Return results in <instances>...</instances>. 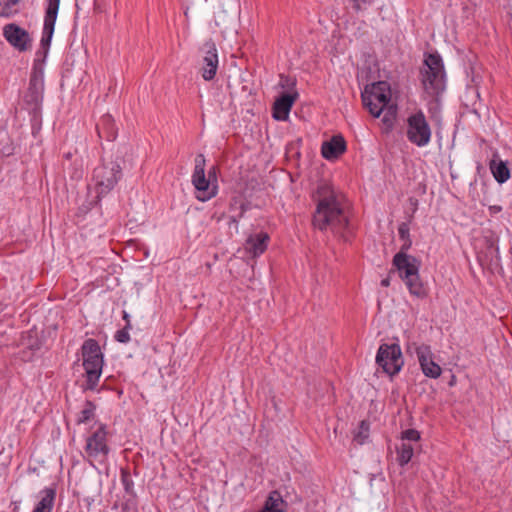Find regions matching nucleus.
<instances>
[{"label":"nucleus","instance_id":"obj_40","mask_svg":"<svg viewBox=\"0 0 512 512\" xmlns=\"http://www.w3.org/2000/svg\"><path fill=\"white\" fill-rule=\"evenodd\" d=\"M251 208V203L249 201H244L241 197H240V206H239V209L242 210V212L246 213V211H248L249 209Z\"/></svg>","mask_w":512,"mask_h":512},{"label":"nucleus","instance_id":"obj_18","mask_svg":"<svg viewBox=\"0 0 512 512\" xmlns=\"http://www.w3.org/2000/svg\"><path fill=\"white\" fill-rule=\"evenodd\" d=\"M269 240L270 237L266 232L250 235L246 239L245 249L253 257H258L266 251Z\"/></svg>","mask_w":512,"mask_h":512},{"label":"nucleus","instance_id":"obj_14","mask_svg":"<svg viewBox=\"0 0 512 512\" xmlns=\"http://www.w3.org/2000/svg\"><path fill=\"white\" fill-rule=\"evenodd\" d=\"M203 64L200 69L201 75L205 81H211L216 76L218 69V53L217 48L212 39L206 41L202 47Z\"/></svg>","mask_w":512,"mask_h":512},{"label":"nucleus","instance_id":"obj_34","mask_svg":"<svg viewBox=\"0 0 512 512\" xmlns=\"http://www.w3.org/2000/svg\"><path fill=\"white\" fill-rule=\"evenodd\" d=\"M401 439L417 442L420 440V432L416 429H406L401 433Z\"/></svg>","mask_w":512,"mask_h":512},{"label":"nucleus","instance_id":"obj_8","mask_svg":"<svg viewBox=\"0 0 512 512\" xmlns=\"http://www.w3.org/2000/svg\"><path fill=\"white\" fill-rule=\"evenodd\" d=\"M480 242L481 246L477 253V259L481 267L491 272L502 270L498 235L491 230H487Z\"/></svg>","mask_w":512,"mask_h":512},{"label":"nucleus","instance_id":"obj_42","mask_svg":"<svg viewBox=\"0 0 512 512\" xmlns=\"http://www.w3.org/2000/svg\"><path fill=\"white\" fill-rule=\"evenodd\" d=\"M391 273H393V270L389 272L388 276L381 280V286L382 287H389L390 286V279H391Z\"/></svg>","mask_w":512,"mask_h":512},{"label":"nucleus","instance_id":"obj_33","mask_svg":"<svg viewBox=\"0 0 512 512\" xmlns=\"http://www.w3.org/2000/svg\"><path fill=\"white\" fill-rule=\"evenodd\" d=\"M21 0H7L4 2L2 9L0 10V16L9 17L17 10H13V7L20 3Z\"/></svg>","mask_w":512,"mask_h":512},{"label":"nucleus","instance_id":"obj_27","mask_svg":"<svg viewBox=\"0 0 512 512\" xmlns=\"http://www.w3.org/2000/svg\"><path fill=\"white\" fill-rule=\"evenodd\" d=\"M96 405L91 400H86L84 407L78 415L76 423L78 425L85 424L95 416Z\"/></svg>","mask_w":512,"mask_h":512},{"label":"nucleus","instance_id":"obj_23","mask_svg":"<svg viewBox=\"0 0 512 512\" xmlns=\"http://www.w3.org/2000/svg\"><path fill=\"white\" fill-rule=\"evenodd\" d=\"M285 505L286 503L282 499L280 492L273 490L269 493L263 508L258 512H286L284 509Z\"/></svg>","mask_w":512,"mask_h":512},{"label":"nucleus","instance_id":"obj_41","mask_svg":"<svg viewBox=\"0 0 512 512\" xmlns=\"http://www.w3.org/2000/svg\"><path fill=\"white\" fill-rule=\"evenodd\" d=\"M490 215H495L502 211V207L499 205H491L488 208Z\"/></svg>","mask_w":512,"mask_h":512},{"label":"nucleus","instance_id":"obj_7","mask_svg":"<svg viewBox=\"0 0 512 512\" xmlns=\"http://www.w3.org/2000/svg\"><path fill=\"white\" fill-rule=\"evenodd\" d=\"M362 103L369 113L379 117L383 108L389 103L390 85L387 81H378L366 85L361 93Z\"/></svg>","mask_w":512,"mask_h":512},{"label":"nucleus","instance_id":"obj_30","mask_svg":"<svg viewBox=\"0 0 512 512\" xmlns=\"http://www.w3.org/2000/svg\"><path fill=\"white\" fill-rule=\"evenodd\" d=\"M369 428L370 424L366 420H362L359 423L358 431L354 435V440L357 441L358 444H363L369 437Z\"/></svg>","mask_w":512,"mask_h":512},{"label":"nucleus","instance_id":"obj_10","mask_svg":"<svg viewBox=\"0 0 512 512\" xmlns=\"http://www.w3.org/2000/svg\"><path fill=\"white\" fill-rule=\"evenodd\" d=\"M406 136L412 144L418 147H424L430 143L432 130L422 110L408 116Z\"/></svg>","mask_w":512,"mask_h":512},{"label":"nucleus","instance_id":"obj_3","mask_svg":"<svg viewBox=\"0 0 512 512\" xmlns=\"http://www.w3.org/2000/svg\"><path fill=\"white\" fill-rule=\"evenodd\" d=\"M420 80L424 92L435 102L440 101L446 90V72L441 55L438 52L424 53L423 66L420 68Z\"/></svg>","mask_w":512,"mask_h":512},{"label":"nucleus","instance_id":"obj_32","mask_svg":"<svg viewBox=\"0 0 512 512\" xmlns=\"http://www.w3.org/2000/svg\"><path fill=\"white\" fill-rule=\"evenodd\" d=\"M131 329H132L131 323L125 324L123 329H120L115 333V336H114L115 340L120 343H128L130 341L129 330H131Z\"/></svg>","mask_w":512,"mask_h":512},{"label":"nucleus","instance_id":"obj_31","mask_svg":"<svg viewBox=\"0 0 512 512\" xmlns=\"http://www.w3.org/2000/svg\"><path fill=\"white\" fill-rule=\"evenodd\" d=\"M120 512H138L136 497H123Z\"/></svg>","mask_w":512,"mask_h":512},{"label":"nucleus","instance_id":"obj_43","mask_svg":"<svg viewBox=\"0 0 512 512\" xmlns=\"http://www.w3.org/2000/svg\"><path fill=\"white\" fill-rule=\"evenodd\" d=\"M122 318L125 320L126 324L130 323V315L125 310L122 313Z\"/></svg>","mask_w":512,"mask_h":512},{"label":"nucleus","instance_id":"obj_37","mask_svg":"<svg viewBox=\"0 0 512 512\" xmlns=\"http://www.w3.org/2000/svg\"><path fill=\"white\" fill-rule=\"evenodd\" d=\"M353 1V8L359 12L361 11L364 6L371 3V0H352Z\"/></svg>","mask_w":512,"mask_h":512},{"label":"nucleus","instance_id":"obj_12","mask_svg":"<svg viewBox=\"0 0 512 512\" xmlns=\"http://www.w3.org/2000/svg\"><path fill=\"white\" fill-rule=\"evenodd\" d=\"M107 426L100 424L86 440L85 452L88 457L96 459L99 456L106 458L110 452L107 444Z\"/></svg>","mask_w":512,"mask_h":512},{"label":"nucleus","instance_id":"obj_11","mask_svg":"<svg viewBox=\"0 0 512 512\" xmlns=\"http://www.w3.org/2000/svg\"><path fill=\"white\" fill-rule=\"evenodd\" d=\"M376 363L390 377L397 375L404 365L399 344H381L376 354Z\"/></svg>","mask_w":512,"mask_h":512},{"label":"nucleus","instance_id":"obj_45","mask_svg":"<svg viewBox=\"0 0 512 512\" xmlns=\"http://www.w3.org/2000/svg\"><path fill=\"white\" fill-rule=\"evenodd\" d=\"M120 505H121V502H120V501H115V502L113 503L112 509L117 510V509H119V508H120Z\"/></svg>","mask_w":512,"mask_h":512},{"label":"nucleus","instance_id":"obj_20","mask_svg":"<svg viewBox=\"0 0 512 512\" xmlns=\"http://www.w3.org/2000/svg\"><path fill=\"white\" fill-rule=\"evenodd\" d=\"M96 130L100 139L114 141L117 137L115 121L109 114H105L100 118L96 124Z\"/></svg>","mask_w":512,"mask_h":512},{"label":"nucleus","instance_id":"obj_36","mask_svg":"<svg viewBox=\"0 0 512 512\" xmlns=\"http://www.w3.org/2000/svg\"><path fill=\"white\" fill-rule=\"evenodd\" d=\"M217 172H218V167L216 165H213L209 170H208V176L207 178L214 184H217Z\"/></svg>","mask_w":512,"mask_h":512},{"label":"nucleus","instance_id":"obj_26","mask_svg":"<svg viewBox=\"0 0 512 512\" xmlns=\"http://www.w3.org/2000/svg\"><path fill=\"white\" fill-rule=\"evenodd\" d=\"M121 483L127 497H136V491L134 489V481L128 468H121Z\"/></svg>","mask_w":512,"mask_h":512},{"label":"nucleus","instance_id":"obj_2","mask_svg":"<svg viewBox=\"0 0 512 512\" xmlns=\"http://www.w3.org/2000/svg\"><path fill=\"white\" fill-rule=\"evenodd\" d=\"M44 98V63L35 60L32 66L28 88L23 95V108L29 113L32 134L39 132L42 125V103Z\"/></svg>","mask_w":512,"mask_h":512},{"label":"nucleus","instance_id":"obj_38","mask_svg":"<svg viewBox=\"0 0 512 512\" xmlns=\"http://www.w3.org/2000/svg\"><path fill=\"white\" fill-rule=\"evenodd\" d=\"M244 215H245V213L242 212L241 209L236 210V212H233V214L231 215L232 222H236V233L238 232L239 220L242 219L244 217Z\"/></svg>","mask_w":512,"mask_h":512},{"label":"nucleus","instance_id":"obj_22","mask_svg":"<svg viewBox=\"0 0 512 512\" xmlns=\"http://www.w3.org/2000/svg\"><path fill=\"white\" fill-rule=\"evenodd\" d=\"M22 344L28 349V351H22V359L25 361H30L34 352L40 350L42 346L41 340L37 337L36 333L33 334L32 331L28 332L26 336H23Z\"/></svg>","mask_w":512,"mask_h":512},{"label":"nucleus","instance_id":"obj_24","mask_svg":"<svg viewBox=\"0 0 512 512\" xmlns=\"http://www.w3.org/2000/svg\"><path fill=\"white\" fill-rule=\"evenodd\" d=\"M55 23L56 22H53V20L44 19L42 37L40 40V47L43 50L44 57L47 56L50 45H51L54 28H55Z\"/></svg>","mask_w":512,"mask_h":512},{"label":"nucleus","instance_id":"obj_17","mask_svg":"<svg viewBox=\"0 0 512 512\" xmlns=\"http://www.w3.org/2000/svg\"><path fill=\"white\" fill-rule=\"evenodd\" d=\"M346 141L342 135H334L324 141L321 146L322 157L326 160H335L346 151Z\"/></svg>","mask_w":512,"mask_h":512},{"label":"nucleus","instance_id":"obj_6","mask_svg":"<svg viewBox=\"0 0 512 512\" xmlns=\"http://www.w3.org/2000/svg\"><path fill=\"white\" fill-rule=\"evenodd\" d=\"M122 177V168L117 161H103L93 171L96 190V202L114 189Z\"/></svg>","mask_w":512,"mask_h":512},{"label":"nucleus","instance_id":"obj_13","mask_svg":"<svg viewBox=\"0 0 512 512\" xmlns=\"http://www.w3.org/2000/svg\"><path fill=\"white\" fill-rule=\"evenodd\" d=\"M6 41L20 52L27 51L32 46V38L27 30L16 23L6 24L3 28Z\"/></svg>","mask_w":512,"mask_h":512},{"label":"nucleus","instance_id":"obj_19","mask_svg":"<svg viewBox=\"0 0 512 512\" xmlns=\"http://www.w3.org/2000/svg\"><path fill=\"white\" fill-rule=\"evenodd\" d=\"M490 171L499 184L505 183L511 176L507 161L500 158L498 152H494L489 161Z\"/></svg>","mask_w":512,"mask_h":512},{"label":"nucleus","instance_id":"obj_5","mask_svg":"<svg viewBox=\"0 0 512 512\" xmlns=\"http://www.w3.org/2000/svg\"><path fill=\"white\" fill-rule=\"evenodd\" d=\"M83 367L86 373V385L84 391H94L97 387L103 367V353L99 343L92 338L85 340L81 347Z\"/></svg>","mask_w":512,"mask_h":512},{"label":"nucleus","instance_id":"obj_29","mask_svg":"<svg viewBox=\"0 0 512 512\" xmlns=\"http://www.w3.org/2000/svg\"><path fill=\"white\" fill-rule=\"evenodd\" d=\"M46 3L47 6L45 9L44 19L53 20V22H56L60 0H46Z\"/></svg>","mask_w":512,"mask_h":512},{"label":"nucleus","instance_id":"obj_4","mask_svg":"<svg viewBox=\"0 0 512 512\" xmlns=\"http://www.w3.org/2000/svg\"><path fill=\"white\" fill-rule=\"evenodd\" d=\"M392 265L412 296L419 299H424L428 296V289L419 274L421 267L420 259L408 253H396L393 257Z\"/></svg>","mask_w":512,"mask_h":512},{"label":"nucleus","instance_id":"obj_15","mask_svg":"<svg viewBox=\"0 0 512 512\" xmlns=\"http://www.w3.org/2000/svg\"><path fill=\"white\" fill-rule=\"evenodd\" d=\"M416 355L425 376L436 379L441 375V367L432 359L429 345L422 344L416 347Z\"/></svg>","mask_w":512,"mask_h":512},{"label":"nucleus","instance_id":"obj_9","mask_svg":"<svg viewBox=\"0 0 512 512\" xmlns=\"http://www.w3.org/2000/svg\"><path fill=\"white\" fill-rule=\"evenodd\" d=\"M195 166L191 182L195 188V197L201 202H206L217 195L218 186L212 183L205 175L206 160L203 154L195 157Z\"/></svg>","mask_w":512,"mask_h":512},{"label":"nucleus","instance_id":"obj_35","mask_svg":"<svg viewBox=\"0 0 512 512\" xmlns=\"http://www.w3.org/2000/svg\"><path fill=\"white\" fill-rule=\"evenodd\" d=\"M280 85L283 88H294L296 85V80L290 78L289 76L281 75L280 77Z\"/></svg>","mask_w":512,"mask_h":512},{"label":"nucleus","instance_id":"obj_44","mask_svg":"<svg viewBox=\"0 0 512 512\" xmlns=\"http://www.w3.org/2000/svg\"><path fill=\"white\" fill-rule=\"evenodd\" d=\"M228 225H229V228H234V230L236 231V222H232L231 220V216L229 217V222H228Z\"/></svg>","mask_w":512,"mask_h":512},{"label":"nucleus","instance_id":"obj_39","mask_svg":"<svg viewBox=\"0 0 512 512\" xmlns=\"http://www.w3.org/2000/svg\"><path fill=\"white\" fill-rule=\"evenodd\" d=\"M240 206V196H234L231 198L229 210L230 212H236V210H239Z\"/></svg>","mask_w":512,"mask_h":512},{"label":"nucleus","instance_id":"obj_25","mask_svg":"<svg viewBox=\"0 0 512 512\" xmlns=\"http://www.w3.org/2000/svg\"><path fill=\"white\" fill-rule=\"evenodd\" d=\"M398 234L400 240L403 241L398 253H408L412 247V239L410 236L409 222H402L398 226Z\"/></svg>","mask_w":512,"mask_h":512},{"label":"nucleus","instance_id":"obj_1","mask_svg":"<svg viewBox=\"0 0 512 512\" xmlns=\"http://www.w3.org/2000/svg\"><path fill=\"white\" fill-rule=\"evenodd\" d=\"M312 197L316 202L313 226L321 232L330 230L344 242H350L354 227L350 222L351 212L344 198L327 183L318 185Z\"/></svg>","mask_w":512,"mask_h":512},{"label":"nucleus","instance_id":"obj_16","mask_svg":"<svg viewBox=\"0 0 512 512\" xmlns=\"http://www.w3.org/2000/svg\"><path fill=\"white\" fill-rule=\"evenodd\" d=\"M298 97V93L283 92L276 98L272 107V116L275 120L285 121L289 117L290 110Z\"/></svg>","mask_w":512,"mask_h":512},{"label":"nucleus","instance_id":"obj_28","mask_svg":"<svg viewBox=\"0 0 512 512\" xmlns=\"http://www.w3.org/2000/svg\"><path fill=\"white\" fill-rule=\"evenodd\" d=\"M414 449L411 444L402 443L399 448H397V461L400 466L407 465L413 456Z\"/></svg>","mask_w":512,"mask_h":512},{"label":"nucleus","instance_id":"obj_46","mask_svg":"<svg viewBox=\"0 0 512 512\" xmlns=\"http://www.w3.org/2000/svg\"><path fill=\"white\" fill-rule=\"evenodd\" d=\"M13 504H14L13 512H18L19 506H18L17 502H13Z\"/></svg>","mask_w":512,"mask_h":512},{"label":"nucleus","instance_id":"obj_21","mask_svg":"<svg viewBox=\"0 0 512 512\" xmlns=\"http://www.w3.org/2000/svg\"><path fill=\"white\" fill-rule=\"evenodd\" d=\"M40 500L32 512H52L56 500V487L52 485L40 491Z\"/></svg>","mask_w":512,"mask_h":512}]
</instances>
